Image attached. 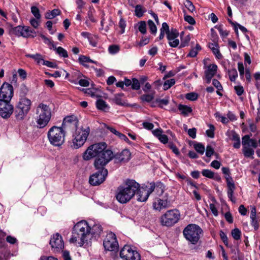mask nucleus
<instances>
[{
  "label": "nucleus",
  "instance_id": "43",
  "mask_svg": "<svg viewBox=\"0 0 260 260\" xmlns=\"http://www.w3.org/2000/svg\"><path fill=\"white\" fill-rule=\"evenodd\" d=\"M31 12L34 16L35 18L38 19H41V15L40 13L39 9L36 6L31 7Z\"/></svg>",
  "mask_w": 260,
  "mask_h": 260
},
{
  "label": "nucleus",
  "instance_id": "64",
  "mask_svg": "<svg viewBox=\"0 0 260 260\" xmlns=\"http://www.w3.org/2000/svg\"><path fill=\"white\" fill-rule=\"evenodd\" d=\"M213 85L217 88L218 90H222V86L220 83L216 79H213L212 81Z\"/></svg>",
  "mask_w": 260,
  "mask_h": 260
},
{
  "label": "nucleus",
  "instance_id": "61",
  "mask_svg": "<svg viewBox=\"0 0 260 260\" xmlns=\"http://www.w3.org/2000/svg\"><path fill=\"white\" fill-rule=\"evenodd\" d=\"M231 252L233 254L232 257L236 260L237 257L239 256L240 250L237 248H233L231 249Z\"/></svg>",
  "mask_w": 260,
  "mask_h": 260
},
{
  "label": "nucleus",
  "instance_id": "54",
  "mask_svg": "<svg viewBox=\"0 0 260 260\" xmlns=\"http://www.w3.org/2000/svg\"><path fill=\"white\" fill-rule=\"evenodd\" d=\"M148 24L151 33L156 34L157 28L153 21L151 20H149L148 21Z\"/></svg>",
  "mask_w": 260,
  "mask_h": 260
},
{
  "label": "nucleus",
  "instance_id": "32",
  "mask_svg": "<svg viewBox=\"0 0 260 260\" xmlns=\"http://www.w3.org/2000/svg\"><path fill=\"white\" fill-rule=\"evenodd\" d=\"M96 106L99 110L103 111H107L110 108L109 106L102 99H99L96 101Z\"/></svg>",
  "mask_w": 260,
  "mask_h": 260
},
{
  "label": "nucleus",
  "instance_id": "60",
  "mask_svg": "<svg viewBox=\"0 0 260 260\" xmlns=\"http://www.w3.org/2000/svg\"><path fill=\"white\" fill-rule=\"evenodd\" d=\"M213 148L210 145H208L206 147V155L207 157H211L214 153Z\"/></svg>",
  "mask_w": 260,
  "mask_h": 260
},
{
  "label": "nucleus",
  "instance_id": "44",
  "mask_svg": "<svg viewBox=\"0 0 260 260\" xmlns=\"http://www.w3.org/2000/svg\"><path fill=\"white\" fill-rule=\"evenodd\" d=\"M231 234L235 240H238L240 239L241 233L238 228L233 230L231 232Z\"/></svg>",
  "mask_w": 260,
  "mask_h": 260
},
{
  "label": "nucleus",
  "instance_id": "29",
  "mask_svg": "<svg viewBox=\"0 0 260 260\" xmlns=\"http://www.w3.org/2000/svg\"><path fill=\"white\" fill-rule=\"evenodd\" d=\"M15 118L18 120H22L27 115V112L16 107L14 110Z\"/></svg>",
  "mask_w": 260,
  "mask_h": 260
},
{
  "label": "nucleus",
  "instance_id": "46",
  "mask_svg": "<svg viewBox=\"0 0 260 260\" xmlns=\"http://www.w3.org/2000/svg\"><path fill=\"white\" fill-rule=\"evenodd\" d=\"M79 61L83 66H85V63L86 62H95L93 60H91L89 57L84 55H81L79 57Z\"/></svg>",
  "mask_w": 260,
  "mask_h": 260
},
{
  "label": "nucleus",
  "instance_id": "8",
  "mask_svg": "<svg viewBox=\"0 0 260 260\" xmlns=\"http://www.w3.org/2000/svg\"><path fill=\"white\" fill-rule=\"evenodd\" d=\"M180 214L179 210L172 209L167 211L160 218L161 224L170 226L176 223L179 220Z\"/></svg>",
  "mask_w": 260,
  "mask_h": 260
},
{
  "label": "nucleus",
  "instance_id": "2",
  "mask_svg": "<svg viewBox=\"0 0 260 260\" xmlns=\"http://www.w3.org/2000/svg\"><path fill=\"white\" fill-rule=\"evenodd\" d=\"M90 226L86 221L78 222L73 228L72 236L70 239L71 243L78 242L80 246L90 239Z\"/></svg>",
  "mask_w": 260,
  "mask_h": 260
},
{
  "label": "nucleus",
  "instance_id": "36",
  "mask_svg": "<svg viewBox=\"0 0 260 260\" xmlns=\"http://www.w3.org/2000/svg\"><path fill=\"white\" fill-rule=\"evenodd\" d=\"M243 153L246 157H251L254 153V150L250 147L243 146Z\"/></svg>",
  "mask_w": 260,
  "mask_h": 260
},
{
  "label": "nucleus",
  "instance_id": "6",
  "mask_svg": "<svg viewBox=\"0 0 260 260\" xmlns=\"http://www.w3.org/2000/svg\"><path fill=\"white\" fill-rule=\"evenodd\" d=\"M75 130V133L73 136L71 147L74 149H78L85 143L90 133V128L89 127H82Z\"/></svg>",
  "mask_w": 260,
  "mask_h": 260
},
{
  "label": "nucleus",
  "instance_id": "3",
  "mask_svg": "<svg viewBox=\"0 0 260 260\" xmlns=\"http://www.w3.org/2000/svg\"><path fill=\"white\" fill-rule=\"evenodd\" d=\"M36 114L35 119L37 127L43 128L47 125L51 120V109L49 106L41 103L36 108Z\"/></svg>",
  "mask_w": 260,
  "mask_h": 260
},
{
  "label": "nucleus",
  "instance_id": "18",
  "mask_svg": "<svg viewBox=\"0 0 260 260\" xmlns=\"http://www.w3.org/2000/svg\"><path fill=\"white\" fill-rule=\"evenodd\" d=\"M50 244L52 248L56 251L60 250L63 248L64 243L61 236L58 234L54 235L50 239Z\"/></svg>",
  "mask_w": 260,
  "mask_h": 260
},
{
  "label": "nucleus",
  "instance_id": "20",
  "mask_svg": "<svg viewBox=\"0 0 260 260\" xmlns=\"http://www.w3.org/2000/svg\"><path fill=\"white\" fill-rule=\"evenodd\" d=\"M179 33L176 29H171L170 31L167 34V37L169 40V44L172 47H176L179 44V40L177 39Z\"/></svg>",
  "mask_w": 260,
  "mask_h": 260
},
{
  "label": "nucleus",
  "instance_id": "30",
  "mask_svg": "<svg viewBox=\"0 0 260 260\" xmlns=\"http://www.w3.org/2000/svg\"><path fill=\"white\" fill-rule=\"evenodd\" d=\"M86 19L85 24L88 27L91 26L90 21L93 23H96L98 21L93 16V11L92 10H90L88 11Z\"/></svg>",
  "mask_w": 260,
  "mask_h": 260
},
{
  "label": "nucleus",
  "instance_id": "45",
  "mask_svg": "<svg viewBox=\"0 0 260 260\" xmlns=\"http://www.w3.org/2000/svg\"><path fill=\"white\" fill-rule=\"evenodd\" d=\"M194 148L195 150L201 154H203L205 151V147L201 143H196L194 144Z\"/></svg>",
  "mask_w": 260,
  "mask_h": 260
},
{
  "label": "nucleus",
  "instance_id": "19",
  "mask_svg": "<svg viewBox=\"0 0 260 260\" xmlns=\"http://www.w3.org/2000/svg\"><path fill=\"white\" fill-rule=\"evenodd\" d=\"M170 206V201L168 200V196L164 197L162 199H156L153 203L154 209L160 211L168 208Z\"/></svg>",
  "mask_w": 260,
  "mask_h": 260
},
{
  "label": "nucleus",
  "instance_id": "21",
  "mask_svg": "<svg viewBox=\"0 0 260 260\" xmlns=\"http://www.w3.org/2000/svg\"><path fill=\"white\" fill-rule=\"evenodd\" d=\"M217 66L215 64H212L208 66L207 70L205 71L206 80L207 83L211 82L212 77L216 74Z\"/></svg>",
  "mask_w": 260,
  "mask_h": 260
},
{
  "label": "nucleus",
  "instance_id": "16",
  "mask_svg": "<svg viewBox=\"0 0 260 260\" xmlns=\"http://www.w3.org/2000/svg\"><path fill=\"white\" fill-rule=\"evenodd\" d=\"M78 120L74 116H70L65 117L63 120L62 127L64 129L74 131L77 128Z\"/></svg>",
  "mask_w": 260,
  "mask_h": 260
},
{
  "label": "nucleus",
  "instance_id": "50",
  "mask_svg": "<svg viewBox=\"0 0 260 260\" xmlns=\"http://www.w3.org/2000/svg\"><path fill=\"white\" fill-rule=\"evenodd\" d=\"M184 18L185 21L187 22L191 25H194L196 24V21L192 16L187 15L184 11Z\"/></svg>",
  "mask_w": 260,
  "mask_h": 260
},
{
  "label": "nucleus",
  "instance_id": "63",
  "mask_svg": "<svg viewBox=\"0 0 260 260\" xmlns=\"http://www.w3.org/2000/svg\"><path fill=\"white\" fill-rule=\"evenodd\" d=\"M108 50L110 53L114 54L119 51V47L117 45H111L109 47Z\"/></svg>",
  "mask_w": 260,
  "mask_h": 260
},
{
  "label": "nucleus",
  "instance_id": "38",
  "mask_svg": "<svg viewBox=\"0 0 260 260\" xmlns=\"http://www.w3.org/2000/svg\"><path fill=\"white\" fill-rule=\"evenodd\" d=\"M26 56L27 57L33 58L36 60L38 63H42L43 59L42 55L40 54L36 53L35 54H26Z\"/></svg>",
  "mask_w": 260,
  "mask_h": 260
},
{
  "label": "nucleus",
  "instance_id": "11",
  "mask_svg": "<svg viewBox=\"0 0 260 260\" xmlns=\"http://www.w3.org/2000/svg\"><path fill=\"white\" fill-rule=\"evenodd\" d=\"M105 249L108 251H116L118 248V243L116 235L112 232L107 234L103 242Z\"/></svg>",
  "mask_w": 260,
  "mask_h": 260
},
{
  "label": "nucleus",
  "instance_id": "17",
  "mask_svg": "<svg viewBox=\"0 0 260 260\" xmlns=\"http://www.w3.org/2000/svg\"><path fill=\"white\" fill-rule=\"evenodd\" d=\"M116 163H125L129 161L131 158V153L128 149H125L120 152H118L113 155Z\"/></svg>",
  "mask_w": 260,
  "mask_h": 260
},
{
  "label": "nucleus",
  "instance_id": "25",
  "mask_svg": "<svg viewBox=\"0 0 260 260\" xmlns=\"http://www.w3.org/2000/svg\"><path fill=\"white\" fill-rule=\"evenodd\" d=\"M137 200L140 202H145L148 199L149 196L148 193L146 191V190L145 189V188L142 187L140 188V186L138 189V191H137Z\"/></svg>",
  "mask_w": 260,
  "mask_h": 260
},
{
  "label": "nucleus",
  "instance_id": "5",
  "mask_svg": "<svg viewBox=\"0 0 260 260\" xmlns=\"http://www.w3.org/2000/svg\"><path fill=\"white\" fill-rule=\"evenodd\" d=\"M203 232L201 228L195 224H188L183 230V233L187 240L193 244L199 241Z\"/></svg>",
  "mask_w": 260,
  "mask_h": 260
},
{
  "label": "nucleus",
  "instance_id": "47",
  "mask_svg": "<svg viewBox=\"0 0 260 260\" xmlns=\"http://www.w3.org/2000/svg\"><path fill=\"white\" fill-rule=\"evenodd\" d=\"M202 174L204 176L210 179H212L214 177V172L208 169L203 170L202 172Z\"/></svg>",
  "mask_w": 260,
  "mask_h": 260
},
{
  "label": "nucleus",
  "instance_id": "28",
  "mask_svg": "<svg viewBox=\"0 0 260 260\" xmlns=\"http://www.w3.org/2000/svg\"><path fill=\"white\" fill-rule=\"evenodd\" d=\"M124 94L122 93L115 94L114 97L112 99L113 102H114L116 105L120 106H124L125 104V102L123 98Z\"/></svg>",
  "mask_w": 260,
  "mask_h": 260
},
{
  "label": "nucleus",
  "instance_id": "13",
  "mask_svg": "<svg viewBox=\"0 0 260 260\" xmlns=\"http://www.w3.org/2000/svg\"><path fill=\"white\" fill-rule=\"evenodd\" d=\"M10 101L0 100V116L4 119L9 118L14 112V107Z\"/></svg>",
  "mask_w": 260,
  "mask_h": 260
},
{
  "label": "nucleus",
  "instance_id": "7",
  "mask_svg": "<svg viewBox=\"0 0 260 260\" xmlns=\"http://www.w3.org/2000/svg\"><path fill=\"white\" fill-rule=\"evenodd\" d=\"M107 145L104 142L94 144L89 146L84 153L83 158L84 160H88L102 154L106 151Z\"/></svg>",
  "mask_w": 260,
  "mask_h": 260
},
{
  "label": "nucleus",
  "instance_id": "26",
  "mask_svg": "<svg viewBox=\"0 0 260 260\" xmlns=\"http://www.w3.org/2000/svg\"><path fill=\"white\" fill-rule=\"evenodd\" d=\"M102 230V228L100 224L95 223L92 225L91 228L90 227V236L91 235L95 238L99 237Z\"/></svg>",
  "mask_w": 260,
  "mask_h": 260
},
{
  "label": "nucleus",
  "instance_id": "9",
  "mask_svg": "<svg viewBox=\"0 0 260 260\" xmlns=\"http://www.w3.org/2000/svg\"><path fill=\"white\" fill-rule=\"evenodd\" d=\"M94 166L97 169H105L104 166L106 165L113 158V153L110 150H107L105 153L95 156Z\"/></svg>",
  "mask_w": 260,
  "mask_h": 260
},
{
  "label": "nucleus",
  "instance_id": "39",
  "mask_svg": "<svg viewBox=\"0 0 260 260\" xmlns=\"http://www.w3.org/2000/svg\"><path fill=\"white\" fill-rule=\"evenodd\" d=\"M55 51L56 53L58 54L60 57L64 58H67L68 57V53L67 51L61 47L55 48Z\"/></svg>",
  "mask_w": 260,
  "mask_h": 260
},
{
  "label": "nucleus",
  "instance_id": "12",
  "mask_svg": "<svg viewBox=\"0 0 260 260\" xmlns=\"http://www.w3.org/2000/svg\"><path fill=\"white\" fill-rule=\"evenodd\" d=\"M95 173L91 175L89 179V183L94 186L99 185L103 183L108 174V171L106 169H98Z\"/></svg>",
  "mask_w": 260,
  "mask_h": 260
},
{
  "label": "nucleus",
  "instance_id": "4",
  "mask_svg": "<svg viewBox=\"0 0 260 260\" xmlns=\"http://www.w3.org/2000/svg\"><path fill=\"white\" fill-rule=\"evenodd\" d=\"M66 132L63 127L53 126L47 132V138L53 146L59 147L64 142Z\"/></svg>",
  "mask_w": 260,
  "mask_h": 260
},
{
  "label": "nucleus",
  "instance_id": "35",
  "mask_svg": "<svg viewBox=\"0 0 260 260\" xmlns=\"http://www.w3.org/2000/svg\"><path fill=\"white\" fill-rule=\"evenodd\" d=\"M154 94L155 91H151L150 93L144 94L141 95L140 99L143 102L149 103L154 99Z\"/></svg>",
  "mask_w": 260,
  "mask_h": 260
},
{
  "label": "nucleus",
  "instance_id": "41",
  "mask_svg": "<svg viewBox=\"0 0 260 260\" xmlns=\"http://www.w3.org/2000/svg\"><path fill=\"white\" fill-rule=\"evenodd\" d=\"M183 4L185 8L191 12L193 13L195 11V7L193 6L192 3L189 0H184Z\"/></svg>",
  "mask_w": 260,
  "mask_h": 260
},
{
  "label": "nucleus",
  "instance_id": "58",
  "mask_svg": "<svg viewBox=\"0 0 260 260\" xmlns=\"http://www.w3.org/2000/svg\"><path fill=\"white\" fill-rule=\"evenodd\" d=\"M238 69L239 72L240 76L241 78H242L244 74V67L243 64L242 62H238Z\"/></svg>",
  "mask_w": 260,
  "mask_h": 260
},
{
  "label": "nucleus",
  "instance_id": "31",
  "mask_svg": "<svg viewBox=\"0 0 260 260\" xmlns=\"http://www.w3.org/2000/svg\"><path fill=\"white\" fill-rule=\"evenodd\" d=\"M209 47L218 59H221L222 57V56L219 51V46L217 44L210 43L209 44Z\"/></svg>",
  "mask_w": 260,
  "mask_h": 260
},
{
  "label": "nucleus",
  "instance_id": "56",
  "mask_svg": "<svg viewBox=\"0 0 260 260\" xmlns=\"http://www.w3.org/2000/svg\"><path fill=\"white\" fill-rule=\"evenodd\" d=\"M139 30L143 34L146 32V24L145 21H141L139 23Z\"/></svg>",
  "mask_w": 260,
  "mask_h": 260
},
{
  "label": "nucleus",
  "instance_id": "14",
  "mask_svg": "<svg viewBox=\"0 0 260 260\" xmlns=\"http://www.w3.org/2000/svg\"><path fill=\"white\" fill-rule=\"evenodd\" d=\"M13 93L12 85L7 82L4 83L0 88V100L11 101Z\"/></svg>",
  "mask_w": 260,
  "mask_h": 260
},
{
  "label": "nucleus",
  "instance_id": "53",
  "mask_svg": "<svg viewBox=\"0 0 260 260\" xmlns=\"http://www.w3.org/2000/svg\"><path fill=\"white\" fill-rule=\"evenodd\" d=\"M132 88L134 90H138L140 88V82L136 78H133L131 84Z\"/></svg>",
  "mask_w": 260,
  "mask_h": 260
},
{
  "label": "nucleus",
  "instance_id": "34",
  "mask_svg": "<svg viewBox=\"0 0 260 260\" xmlns=\"http://www.w3.org/2000/svg\"><path fill=\"white\" fill-rule=\"evenodd\" d=\"M60 13L61 12L59 9H53L51 11L47 12L45 14V17L47 19H51L56 16L59 15Z\"/></svg>",
  "mask_w": 260,
  "mask_h": 260
},
{
  "label": "nucleus",
  "instance_id": "27",
  "mask_svg": "<svg viewBox=\"0 0 260 260\" xmlns=\"http://www.w3.org/2000/svg\"><path fill=\"white\" fill-rule=\"evenodd\" d=\"M230 134V139L234 141V147L237 149L239 148L240 147V139L239 135L234 131H231Z\"/></svg>",
  "mask_w": 260,
  "mask_h": 260
},
{
  "label": "nucleus",
  "instance_id": "55",
  "mask_svg": "<svg viewBox=\"0 0 260 260\" xmlns=\"http://www.w3.org/2000/svg\"><path fill=\"white\" fill-rule=\"evenodd\" d=\"M29 22L34 28H37L40 23V19L36 18H32L30 19Z\"/></svg>",
  "mask_w": 260,
  "mask_h": 260
},
{
  "label": "nucleus",
  "instance_id": "57",
  "mask_svg": "<svg viewBox=\"0 0 260 260\" xmlns=\"http://www.w3.org/2000/svg\"><path fill=\"white\" fill-rule=\"evenodd\" d=\"M28 90L25 85H22L20 87V95L23 98L27 93Z\"/></svg>",
  "mask_w": 260,
  "mask_h": 260
},
{
  "label": "nucleus",
  "instance_id": "15",
  "mask_svg": "<svg viewBox=\"0 0 260 260\" xmlns=\"http://www.w3.org/2000/svg\"><path fill=\"white\" fill-rule=\"evenodd\" d=\"M12 31L16 36H22L25 38L35 37L36 36L35 31L30 29L28 26L19 25L13 28Z\"/></svg>",
  "mask_w": 260,
  "mask_h": 260
},
{
  "label": "nucleus",
  "instance_id": "1",
  "mask_svg": "<svg viewBox=\"0 0 260 260\" xmlns=\"http://www.w3.org/2000/svg\"><path fill=\"white\" fill-rule=\"evenodd\" d=\"M140 184L134 180H127L123 186H120L117 189L116 196L117 201L122 204L129 201L139 188Z\"/></svg>",
  "mask_w": 260,
  "mask_h": 260
},
{
  "label": "nucleus",
  "instance_id": "22",
  "mask_svg": "<svg viewBox=\"0 0 260 260\" xmlns=\"http://www.w3.org/2000/svg\"><path fill=\"white\" fill-rule=\"evenodd\" d=\"M31 105V102L29 99L26 98H21L20 99L16 107L28 113L30 109Z\"/></svg>",
  "mask_w": 260,
  "mask_h": 260
},
{
  "label": "nucleus",
  "instance_id": "24",
  "mask_svg": "<svg viewBox=\"0 0 260 260\" xmlns=\"http://www.w3.org/2000/svg\"><path fill=\"white\" fill-rule=\"evenodd\" d=\"M144 188L146 190V191L148 193L149 196L150 193L154 190L155 189L157 191V192H160L159 194H162L164 192L163 184L161 183H159L156 186H155V184L152 182L150 183L149 187L146 186Z\"/></svg>",
  "mask_w": 260,
  "mask_h": 260
},
{
  "label": "nucleus",
  "instance_id": "51",
  "mask_svg": "<svg viewBox=\"0 0 260 260\" xmlns=\"http://www.w3.org/2000/svg\"><path fill=\"white\" fill-rule=\"evenodd\" d=\"M135 11L136 15L138 17H142L144 12L143 10L142 7L140 5H138L136 6Z\"/></svg>",
  "mask_w": 260,
  "mask_h": 260
},
{
  "label": "nucleus",
  "instance_id": "33",
  "mask_svg": "<svg viewBox=\"0 0 260 260\" xmlns=\"http://www.w3.org/2000/svg\"><path fill=\"white\" fill-rule=\"evenodd\" d=\"M178 110L181 112V114L184 116H186L188 114L192 112V109L190 107L186 105L180 104L178 106Z\"/></svg>",
  "mask_w": 260,
  "mask_h": 260
},
{
  "label": "nucleus",
  "instance_id": "48",
  "mask_svg": "<svg viewBox=\"0 0 260 260\" xmlns=\"http://www.w3.org/2000/svg\"><path fill=\"white\" fill-rule=\"evenodd\" d=\"M156 102L158 104V106L162 108L164 106H166L169 104V100L167 98L163 99H157Z\"/></svg>",
  "mask_w": 260,
  "mask_h": 260
},
{
  "label": "nucleus",
  "instance_id": "59",
  "mask_svg": "<svg viewBox=\"0 0 260 260\" xmlns=\"http://www.w3.org/2000/svg\"><path fill=\"white\" fill-rule=\"evenodd\" d=\"M234 89L237 94L239 96L241 95L244 92V88L243 86L240 85L235 86Z\"/></svg>",
  "mask_w": 260,
  "mask_h": 260
},
{
  "label": "nucleus",
  "instance_id": "42",
  "mask_svg": "<svg viewBox=\"0 0 260 260\" xmlns=\"http://www.w3.org/2000/svg\"><path fill=\"white\" fill-rule=\"evenodd\" d=\"M230 79L231 81H235L238 77V73L235 69H233L228 71Z\"/></svg>",
  "mask_w": 260,
  "mask_h": 260
},
{
  "label": "nucleus",
  "instance_id": "49",
  "mask_svg": "<svg viewBox=\"0 0 260 260\" xmlns=\"http://www.w3.org/2000/svg\"><path fill=\"white\" fill-rule=\"evenodd\" d=\"M185 98L191 101H194L198 98V94L195 92H190L186 94Z\"/></svg>",
  "mask_w": 260,
  "mask_h": 260
},
{
  "label": "nucleus",
  "instance_id": "52",
  "mask_svg": "<svg viewBox=\"0 0 260 260\" xmlns=\"http://www.w3.org/2000/svg\"><path fill=\"white\" fill-rule=\"evenodd\" d=\"M209 129L206 131V133L209 137L213 138L214 137L215 127L212 124H209Z\"/></svg>",
  "mask_w": 260,
  "mask_h": 260
},
{
  "label": "nucleus",
  "instance_id": "62",
  "mask_svg": "<svg viewBox=\"0 0 260 260\" xmlns=\"http://www.w3.org/2000/svg\"><path fill=\"white\" fill-rule=\"evenodd\" d=\"M220 238L221 239V240H222L223 242L224 243V244L228 246V237L226 235V234L223 232V231H220Z\"/></svg>",
  "mask_w": 260,
  "mask_h": 260
},
{
  "label": "nucleus",
  "instance_id": "37",
  "mask_svg": "<svg viewBox=\"0 0 260 260\" xmlns=\"http://www.w3.org/2000/svg\"><path fill=\"white\" fill-rule=\"evenodd\" d=\"M184 34L183 32H182L180 34L181 36V44L180 47H184L186 46H188V43L190 40V37L189 35H187L184 37H183V35Z\"/></svg>",
  "mask_w": 260,
  "mask_h": 260
},
{
  "label": "nucleus",
  "instance_id": "23",
  "mask_svg": "<svg viewBox=\"0 0 260 260\" xmlns=\"http://www.w3.org/2000/svg\"><path fill=\"white\" fill-rule=\"evenodd\" d=\"M242 144L243 146H251L254 148H256L258 146L256 140L250 139L249 135H245L242 137Z\"/></svg>",
  "mask_w": 260,
  "mask_h": 260
},
{
  "label": "nucleus",
  "instance_id": "40",
  "mask_svg": "<svg viewBox=\"0 0 260 260\" xmlns=\"http://www.w3.org/2000/svg\"><path fill=\"white\" fill-rule=\"evenodd\" d=\"M175 83V80L174 79L165 80L163 83V88L165 90H166L174 85Z\"/></svg>",
  "mask_w": 260,
  "mask_h": 260
},
{
  "label": "nucleus",
  "instance_id": "10",
  "mask_svg": "<svg viewBox=\"0 0 260 260\" xmlns=\"http://www.w3.org/2000/svg\"><path fill=\"white\" fill-rule=\"evenodd\" d=\"M120 256L123 260H140V254L129 246L125 245L120 252Z\"/></svg>",
  "mask_w": 260,
  "mask_h": 260
}]
</instances>
